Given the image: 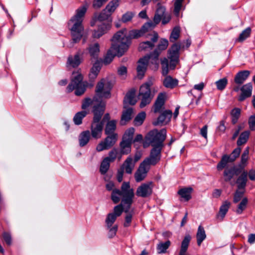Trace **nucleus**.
<instances>
[{
  "label": "nucleus",
  "instance_id": "1",
  "mask_svg": "<svg viewBox=\"0 0 255 255\" xmlns=\"http://www.w3.org/2000/svg\"><path fill=\"white\" fill-rule=\"evenodd\" d=\"M87 8V5L79 7L75 14L68 21V27L72 36V40L68 45L70 47H72L73 44L79 42L83 35L84 27L83 21Z\"/></svg>",
  "mask_w": 255,
  "mask_h": 255
},
{
  "label": "nucleus",
  "instance_id": "2",
  "mask_svg": "<svg viewBox=\"0 0 255 255\" xmlns=\"http://www.w3.org/2000/svg\"><path fill=\"white\" fill-rule=\"evenodd\" d=\"M112 88V85L110 81L106 79H102L99 82L96 88V95L93 99L90 98H86L83 101L82 105V108L86 109L90 105H93L94 112V109L96 107H99L104 104V110L105 109L106 103L104 101L103 99H108L111 97V90Z\"/></svg>",
  "mask_w": 255,
  "mask_h": 255
},
{
  "label": "nucleus",
  "instance_id": "3",
  "mask_svg": "<svg viewBox=\"0 0 255 255\" xmlns=\"http://www.w3.org/2000/svg\"><path fill=\"white\" fill-rule=\"evenodd\" d=\"M129 41L122 31H118L113 36L112 44L103 60V63L109 64L116 55L122 56L128 49Z\"/></svg>",
  "mask_w": 255,
  "mask_h": 255
},
{
  "label": "nucleus",
  "instance_id": "4",
  "mask_svg": "<svg viewBox=\"0 0 255 255\" xmlns=\"http://www.w3.org/2000/svg\"><path fill=\"white\" fill-rule=\"evenodd\" d=\"M134 196V190L130 187L129 182H124L121 190L114 189L111 194V199L114 203H118L121 200L123 203L128 205V208L131 206Z\"/></svg>",
  "mask_w": 255,
  "mask_h": 255
},
{
  "label": "nucleus",
  "instance_id": "5",
  "mask_svg": "<svg viewBox=\"0 0 255 255\" xmlns=\"http://www.w3.org/2000/svg\"><path fill=\"white\" fill-rule=\"evenodd\" d=\"M104 112V104L99 107H96L94 110V117L91 124V131L92 137L95 139L100 138L102 136L104 123L101 122V120Z\"/></svg>",
  "mask_w": 255,
  "mask_h": 255
},
{
  "label": "nucleus",
  "instance_id": "6",
  "mask_svg": "<svg viewBox=\"0 0 255 255\" xmlns=\"http://www.w3.org/2000/svg\"><path fill=\"white\" fill-rule=\"evenodd\" d=\"M166 136V130L162 128L160 130L154 129L150 131L145 137V142L143 143L144 147H147L146 143L153 147L163 148V142Z\"/></svg>",
  "mask_w": 255,
  "mask_h": 255
},
{
  "label": "nucleus",
  "instance_id": "7",
  "mask_svg": "<svg viewBox=\"0 0 255 255\" xmlns=\"http://www.w3.org/2000/svg\"><path fill=\"white\" fill-rule=\"evenodd\" d=\"M181 45L178 43L174 44L168 51V58L170 59V63L169 65L168 60L164 58L161 60L162 74L166 75L168 73L169 67L171 69H174L179 60V51Z\"/></svg>",
  "mask_w": 255,
  "mask_h": 255
},
{
  "label": "nucleus",
  "instance_id": "8",
  "mask_svg": "<svg viewBox=\"0 0 255 255\" xmlns=\"http://www.w3.org/2000/svg\"><path fill=\"white\" fill-rule=\"evenodd\" d=\"M158 56L159 52L157 50H156L154 52L145 56L138 60L136 69L137 76L139 79H141L143 77L148 64L151 63L154 65L155 68L158 67L159 64Z\"/></svg>",
  "mask_w": 255,
  "mask_h": 255
},
{
  "label": "nucleus",
  "instance_id": "9",
  "mask_svg": "<svg viewBox=\"0 0 255 255\" xmlns=\"http://www.w3.org/2000/svg\"><path fill=\"white\" fill-rule=\"evenodd\" d=\"M86 86V83L83 81V76L79 71L73 72L71 81L67 87V91L69 93L75 90V95L79 96L84 93Z\"/></svg>",
  "mask_w": 255,
  "mask_h": 255
},
{
  "label": "nucleus",
  "instance_id": "10",
  "mask_svg": "<svg viewBox=\"0 0 255 255\" xmlns=\"http://www.w3.org/2000/svg\"><path fill=\"white\" fill-rule=\"evenodd\" d=\"M154 28V25L152 22H147L145 23L140 29H132L129 31L128 35H127V29L126 28L122 29L119 31H122L126 38L129 41L128 47L131 43V39H136L142 36L144 33L152 30Z\"/></svg>",
  "mask_w": 255,
  "mask_h": 255
},
{
  "label": "nucleus",
  "instance_id": "11",
  "mask_svg": "<svg viewBox=\"0 0 255 255\" xmlns=\"http://www.w3.org/2000/svg\"><path fill=\"white\" fill-rule=\"evenodd\" d=\"M151 85V82L149 81L140 86L138 94V99L141 100L140 104V107L141 108H143L147 105L149 104L153 98V96L151 95L150 91V87Z\"/></svg>",
  "mask_w": 255,
  "mask_h": 255
},
{
  "label": "nucleus",
  "instance_id": "12",
  "mask_svg": "<svg viewBox=\"0 0 255 255\" xmlns=\"http://www.w3.org/2000/svg\"><path fill=\"white\" fill-rule=\"evenodd\" d=\"M245 193L244 189H239L235 192L234 198L233 202L237 203L240 201L237 206V209L235 212L237 214H242L244 211L247 208L248 204V199L246 197H244Z\"/></svg>",
  "mask_w": 255,
  "mask_h": 255
},
{
  "label": "nucleus",
  "instance_id": "13",
  "mask_svg": "<svg viewBox=\"0 0 255 255\" xmlns=\"http://www.w3.org/2000/svg\"><path fill=\"white\" fill-rule=\"evenodd\" d=\"M107 136L103 141H101L97 146L96 150L100 152L111 148L114 145L117 141L118 134H106Z\"/></svg>",
  "mask_w": 255,
  "mask_h": 255
},
{
  "label": "nucleus",
  "instance_id": "14",
  "mask_svg": "<svg viewBox=\"0 0 255 255\" xmlns=\"http://www.w3.org/2000/svg\"><path fill=\"white\" fill-rule=\"evenodd\" d=\"M171 19L169 15L165 14V8L163 6H160L156 9L155 14L153 18L154 27L156 25L158 24L162 19V23L166 24L168 23Z\"/></svg>",
  "mask_w": 255,
  "mask_h": 255
},
{
  "label": "nucleus",
  "instance_id": "15",
  "mask_svg": "<svg viewBox=\"0 0 255 255\" xmlns=\"http://www.w3.org/2000/svg\"><path fill=\"white\" fill-rule=\"evenodd\" d=\"M162 148L153 147L150 151V155L142 162L148 166L156 165L160 160L161 152Z\"/></svg>",
  "mask_w": 255,
  "mask_h": 255
},
{
  "label": "nucleus",
  "instance_id": "16",
  "mask_svg": "<svg viewBox=\"0 0 255 255\" xmlns=\"http://www.w3.org/2000/svg\"><path fill=\"white\" fill-rule=\"evenodd\" d=\"M153 187V183L152 182L142 183L137 188L135 194L138 197L142 198L148 197L152 193Z\"/></svg>",
  "mask_w": 255,
  "mask_h": 255
},
{
  "label": "nucleus",
  "instance_id": "17",
  "mask_svg": "<svg viewBox=\"0 0 255 255\" xmlns=\"http://www.w3.org/2000/svg\"><path fill=\"white\" fill-rule=\"evenodd\" d=\"M112 27L111 20L102 22L98 25V28L92 32V37L94 38L99 39L104 34L107 33Z\"/></svg>",
  "mask_w": 255,
  "mask_h": 255
},
{
  "label": "nucleus",
  "instance_id": "18",
  "mask_svg": "<svg viewBox=\"0 0 255 255\" xmlns=\"http://www.w3.org/2000/svg\"><path fill=\"white\" fill-rule=\"evenodd\" d=\"M242 172L241 168H238L236 166L226 167L223 172V177L225 182H230V184L233 186L234 183L231 182V179L234 175H238Z\"/></svg>",
  "mask_w": 255,
  "mask_h": 255
},
{
  "label": "nucleus",
  "instance_id": "19",
  "mask_svg": "<svg viewBox=\"0 0 255 255\" xmlns=\"http://www.w3.org/2000/svg\"><path fill=\"white\" fill-rule=\"evenodd\" d=\"M150 167L147 164L142 162L138 169L134 174L135 180L137 182L144 180L147 175V173L150 169Z\"/></svg>",
  "mask_w": 255,
  "mask_h": 255
},
{
  "label": "nucleus",
  "instance_id": "20",
  "mask_svg": "<svg viewBox=\"0 0 255 255\" xmlns=\"http://www.w3.org/2000/svg\"><path fill=\"white\" fill-rule=\"evenodd\" d=\"M153 36L151 38V41H145L139 44L138 49L139 51H149L154 47V43L158 40V34L153 31Z\"/></svg>",
  "mask_w": 255,
  "mask_h": 255
},
{
  "label": "nucleus",
  "instance_id": "21",
  "mask_svg": "<svg viewBox=\"0 0 255 255\" xmlns=\"http://www.w3.org/2000/svg\"><path fill=\"white\" fill-rule=\"evenodd\" d=\"M253 86L251 83L244 85L241 88V93L238 98L240 102L244 101L246 99L250 97L252 94Z\"/></svg>",
  "mask_w": 255,
  "mask_h": 255
},
{
  "label": "nucleus",
  "instance_id": "22",
  "mask_svg": "<svg viewBox=\"0 0 255 255\" xmlns=\"http://www.w3.org/2000/svg\"><path fill=\"white\" fill-rule=\"evenodd\" d=\"M172 115V111L165 110L158 118L157 121L153 123L154 126L167 124L171 119Z\"/></svg>",
  "mask_w": 255,
  "mask_h": 255
},
{
  "label": "nucleus",
  "instance_id": "23",
  "mask_svg": "<svg viewBox=\"0 0 255 255\" xmlns=\"http://www.w3.org/2000/svg\"><path fill=\"white\" fill-rule=\"evenodd\" d=\"M87 50L92 59L98 60L100 52V44L98 42L90 43Z\"/></svg>",
  "mask_w": 255,
  "mask_h": 255
},
{
  "label": "nucleus",
  "instance_id": "24",
  "mask_svg": "<svg viewBox=\"0 0 255 255\" xmlns=\"http://www.w3.org/2000/svg\"><path fill=\"white\" fill-rule=\"evenodd\" d=\"M250 73L251 72L249 70H243L239 72L235 77V82L237 84L241 85L248 79Z\"/></svg>",
  "mask_w": 255,
  "mask_h": 255
},
{
  "label": "nucleus",
  "instance_id": "25",
  "mask_svg": "<svg viewBox=\"0 0 255 255\" xmlns=\"http://www.w3.org/2000/svg\"><path fill=\"white\" fill-rule=\"evenodd\" d=\"M240 173L241 174L237 178L236 183L239 189H244L247 184L248 173L245 170H242Z\"/></svg>",
  "mask_w": 255,
  "mask_h": 255
},
{
  "label": "nucleus",
  "instance_id": "26",
  "mask_svg": "<svg viewBox=\"0 0 255 255\" xmlns=\"http://www.w3.org/2000/svg\"><path fill=\"white\" fill-rule=\"evenodd\" d=\"M135 162L133 161L132 158L130 156L128 157L125 161L122 166L124 171L128 174H131L134 168Z\"/></svg>",
  "mask_w": 255,
  "mask_h": 255
},
{
  "label": "nucleus",
  "instance_id": "27",
  "mask_svg": "<svg viewBox=\"0 0 255 255\" xmlns=\"http://www.w3.org/2000/svg\"><path fill=\"white\" fill-rule=\"evenodd\" d=\"M165 99V93H161L158 95L154 105V112L155 113H158L160 111L164 104Z\"/></svg>",
  "mask_w": 255,
  "mask_h": 255
},
{
  "label": "nucleus",
  "instance_id": "28",
  "mask_svg": "<svg viewBox=\"0 0 255 255\" xmlns=\"http://www.w3.org/2000/svg\"><path fill=\"white\" fill-rule=\"evenodd\" d=\"M230 206V203L228 201H224L221 206L217 218L222 221L226 215Z\"/></svg>",
  "mask_w": 255,
  "mask_h": 255
},
{
  "label": "nucleus",
  "instance_id": "29",
  "mask_svg": "<svg viewBox=\"0 0 255 255\" xmlns=\"http://www.w3.org/2000/svg\"><path fill=\"white\" fill-rule=\"evenodd\" d=\"M90 132L89 130H85L82 132L79 137V145L83 147L86 145L90 140Z\"/></svg>",
  "mask_w": 255,
  "mask_h": 255
},
{
  "label": "nucleus",
  "instance_id": "30",
  "mask_svg": "<svg viewBox=\"0 0 255 255\" xmlns=\"http://www.w3.org/2000/svg\"><path fill=\"white\" fill-rule=\"evenodd\" d=\"M81 62V61L78 53L75 55L74 57L69 56L67 60V66L68 67H72L74 68L79 66Z\"/></svg>",
  "mask_w": 255,
  "mask_h": 255
},
{
  "label": "nucleus",
  "instance_id": "31",
  "mask_svg": "<svg viewBox=\"0 0 255 255\" xmlns=\"http://www.w3.org/2000/svg\"><path fill=\"white\" fill-rule=\"evenodd\" d=\"M192 190L191 187L182 188L178 191V193L185 201H188L191 198Z\"/></svg>",
  "mask_w": 255,
  "mask_h": 255
},
{
  "label": "nucleus",
  "instance_id": "32",
  "mask_svg": "<svg viewBox=\"0 0 255 255\" xmlns=\"http://www.w3.org/2000/svg\"><path fill=\"white\" fill-rule=\"evenodd\" d=\"M135 92L134 90H131L126 95L124 99V102L130 105H134L137 102L135 96Z\"/></svg>",
  "mask_w": 255,
  "mask_h": 255
},
{
  "label": "nucleus",
  "instance_id": "33",
  "mask_svg": "<svg viewBox=\"0 0 255 255\" xmlns=\"http://www.w3.org/2000/svg\"><path fill=\"white\" fill-rule=\"evenodd\" d=\"M133 110L132 108H128L123 112L122 116L120 123L122 125H125L127 122L129 121L132 118Z\"/></svg>",
  "mask_w": 255,
  "mask_h": 255
},
{
  "label": "nucleus",
  "instance_id": "34",
  "mask_svg": "<svg viewBox=\"0 0 255 255\" xmlns=\"http://www.w3.org/2000/svg\"><path fill=\"white\" fill-rule=\"evenodd\" d=\"M130 206L128 208V206L125 208V212L127 214L125 217V222L124 224L125 227H128L130 226L132 216L134 214V211L133 209L130 210Z\"/></svg>",
  "mask_w": 255,
  "mask_h": 255
},
{
  "label": "nucleus",
  "instance_id": "35",
  "mask_svg": "<svg viewBox=\"0 0 255 255\" xmlns=\"http://www.w3.org/2000/svg\"><path fill=\"white\" fill-rule=\"evenodd\" d=\"M117 122L115 120H112L108 122L106 124L105 133L106 134H117L115 132L116 129Z\"/></svg>",
  "mask_w": 255,
  "mask_h": 255
},
{
  "label": "nucleus",
  "instance_id": "36",
  "mask_svg": "<svg viewBox=\"0 0 255 255\" xmlns=\"http://www.w3.org/2000/svg\"><path fill=\"white\" fill-rule=\"evenodd\" d=\"M111 14L108 12L105 9L98 15L95 14V19L100 22H107L109 20L112 21Z\"/></svg>",
  "mask_w": 255,
  "mask_h": 255
},
{
  "label": "nucleus",
  "instance_id": "37",
  "mask_svg": "<svg viewBox=\"0 0 255 255\" xmlns=\"http://www.w3.org/2000/svg\"><path fill=\"white\" fill-rule=\"evenodd\" d=\"M96 61V62L94 64L89 74L90 78L93 79L96 78L101 68V63L98 60Z\"/></svg>",
  "mask_w": 255,
  "mask_h": 255
},
{
  "label": "nucleus",
  "instance_id": "38",
  "mask_svg": "<svg viewBox=\"0 0 255 255\" xmlns=\"http://www.w3.org/2000/svg\"><path fill=\"white\" fill-rule=\"evenodd\" d=\"M206 235L204 228L200 225L198 227L197 233L196 234L197 242L199 246H200L202 242L205 239Z\"/></svg>",
  "mask_w": 255,
  "mask_h": 255
},
{
  "label": "nucleus",
  "instance_id": "39",
  "mask_svg": "<svg viewBox=\"0 0 255 255\" xmlns=\"http://www.w3.org/2000/svg\"><path fill=\"white\" fill-rule=\"evenodd\" d=\"M132 143L123 139L120 143L121 151L122 154H128L130 152Z\"/></svg>",
  "mask_w": 255,
  "mask_h": 255
},
{
  "label": "nucleus",
  "instance_id": "40",
  "mask_svg": "<svg viewBox=\"0 0 255 255\" xmlns=\"http://www.w3.org/2000/svg\"><path fill=\"white\" fill-rule=\"evenodd\" d=\"M119 0H113L111 1L107 5L105 9L111 15L119 6Z\"/></svg>",
  "mask_w": 255,
  "mask_h": 255
},
{
  "label": "nucleus",
  "instance_id": "41",
  "mask_svg": "<svg viewBox=\"0 0 255 255\" xmlns=\"http://www.w3.org/2000/svg\"><path fill=\"white\" fill-rule=\"evenodd\" d=\"M178 84V81L170 76H167L163 81L164 86L168 88L172 89Z\"/></svg>",
  "mask_w": 255,
  "mask_h": 255
},
{
  "label": "nucleus",
  "instance_id": "42",
  "mask_svg": "<svg viewBox=\"0 0 255 255\" xmlns=\"http://www.w3.org/2000/svg\"><path fill=\"white\" fill-rule=\"evenodd\" d=\"M87 112L85 111H82L76 114L73 118V122L76 125H80L82 123L83 119L86 117Z\"/></svg>",
  "mask_w": 255,
  "mask_h": 255
},
{
  "label": "nucleus",
  "instance_id": "43",
  "mask_svg": "<svg viewBox=\"0 0 255 255\" xmlns=\"http://www.w3.org/2000/svg\"><path fill=\"white\" fill-rule=\"evenodd\" d=\"M171 243L169 241L163 243H159L157 246V251L158 254H164L166 252L167 249L170 246Z\"/></svg>",
  "mask_w": 255,
  "mask_h": 255
},
{
  "label": "nucleus",
  "instance_id": "44",
  "mask_svg": "<svg viewBox=\"0 0 255 255\" xmlns=\"http://www.w3.org/2000/svg\"><path fill=\"white\" fill-rule=\"evenodd\" d=\"M250 134V132L248 130L243 132L237 140V145L240 146L246 143L249 137Z\"/></svg>",
  "mask_w": 255,
  "mask_h": 255
},
{
  "label": "nucleus",
  "instance_id": "45",
  "mask_svg": "<svg viewBox=\"0 0 255 255\" xmlns=\"http://www.w3.org/2000/svg\"><path fill=\"white\" fill-rule=\"evenodd\" d=\"M229 162H231L228 158V155L225 154L222 156L221 161L217 165V168L218 170H222L224 168H226V166Z\"/></svg>",
  "mask_w": 255,
  "mask_h": 255
},
{
  "label": "nucleus",
  "instance_id": "46",
  "mask_svg": "<svg viewBox=\"0 0 255 255\" xmlns=\"http://www.w3.org/2000/svg\"><path fill=\"white\" fill-rule=\"evenodd\" d=\"M128 206L127 204L121 203L118 205L116 206L114 208V212L112 213L114 214L117 217H119L122 214L123 212H125V208Z\"/></svg>",
  "mask_w": 255,
  "mask_h": 255
},
{
  "label": "nucleus",
  "instance_id": "47",
  "mask_svg": "<svg viewBox=\"0 0 255 255\" xmlns=\"http://www.w3.org/2000/svg\"><path fill=\"white\" fill-rule=\"evenodd\" d=\"M110 163L111 162L105 158L103 160L100 168V172L102 174L104 175L107 172L110 167Z\"/></svg>",
  "mask_w": 255,
  "mask_h": 255
},
{
  "label": "nucleus",
  "instance_id": "48",
  "mask_svg": "<svg viewBox=\"0 0 255 255\" xmlns=\"http://www.w3.org/2000/svg\"><path fill=\"white\" fill-rule=\"evenodd\" d=\"M241 110L239 108H234L231 112L232 117V122L233 124L237 123L238 119L240 116Z\"/></svg>",
  "mask_w": 255,
  "mask_h": 255
},
{
  "label": "nucleus",
  "instance_id": "49",
  "mask_svg": "<svg viewBox=\"0 0 255 255\" xmlns=\"http://www.w3.org/2000/svg\"><path fill=\"white\" fill-rule=\"evenodd\" d=\"M134 128H129L125 133L123 139L132 142L133 136L134 133Z\"/></svg>",
  "mask_w": 255,
  "mask_h": 255
},
{
  "label": "nucleus",
  "instance_id": "50",
  "mask_svg": "<svg viewBox=\"0 0 255 255\" xmlns=\"http://www.w3.org/2000/svg\"><path fill=\"white\" fill-rule=\"evenodd\" d=\"M119 154V151L117 148H113L109 153L108 156L105 158L111 162H114Z\"/></svg>",
  "mask_w": 255,
  "mask_h": 255
},
{
  "label": "nucleus",
  "instance_id": "51",
  "mask_svg": "<svg viewBox=\"0 0 255 255\" xmlns=\"http://www.w3.org/2000/svg\"><path fill=\"white\" fill-rule=\"evenodd\" d=\"M180 32V30L179 27H175L171 33L170 36V41L172 42L175 41L179 38Z\"/></svg>",
  "mask_w": 255,
  "mask_h": 255
},
{
  "label": "nucleus",
  "instance_id": "52",
  "mask_svg": "<svg viewBox=\"0 0 255 255\" xmlns=\"http://www.w3.org/2000/svg\"><path fill=\"white\" fill-rule=\"evenodd\" d=\"M241 151V148L240 147H237L232 151L230 155H228L229 159L231 162L235 161V160L239 156Z\"/></svg>",
  "mask_w": 255,
  "mask_h": 255
},
{
  "label": "nucleus",
  "instance_id": "53",
  "mask_svg": "<svg viewBox=\"0 0 255 255\" xmlns=\"http://www.w3.org/2000/svg\"><path fill=\"white\" fill-rule=\"evenodd\" d=\"M117 218V217L112 213L108 214L106 219V223L108 228H110L112 226Z\"/></svg>",
  "mask_w": 255,
  "mask_h": 255
},
{
  "label": "nucleus",
  "instance_id": "54",
  "mask_svg": "<svg viewBox=\"0 0 255 255\" xmlns=\"http://www.w3.org/2000/svg\"><path fill=\"white\" fill-rule=\"evenodd\" d=\"M145 112H141L138 114L134 119V124L136 126L141 125L145 118Z\"/></svg>",
  "mask_w": 255,
  "mask_h": 255
},
{
  "label": "nucleus",
  "instance_id": "55",
  "mask_svg": "<svg viewBox=\"0 0 255 255\" xmlns=\"http://www.w3.org/2000/svg\"><path fill=\"white\" fill-rule=\"evenodd\" d=\"M168 42L167 40L165 39H162L160 41V43H159L157 48L154 50L153 52L157 50V51L159 52V55L162 50H164L165 49H166V48L168 46Z\"/></svg>",
  "mask_w": 255,
  "mask_h": 255
},
{
  "label": "nucleus",
  "instance_id": "56",
  "mask_svg": "<svg viewBox=\"0 0 255 255\" xmlns=\"http://www.w3.org/2000/svg\"><path fill=\"white\" fill-rule=\"evenodd\" d=\"M251 29L250 27L247 28L240 34L238 40L240 42H242L248 38L251 33Z\"/></svg>",
  "mask_w": 255,
  "mask_h": 255
},
{
  "label": "nucleus",
  "instance_id": "57",
  "mask_svg": "<svg viewBox=\"0 0 255 255\" xmlns=\"http://www.w3.org/2000/svg\"><path fill=\"white\" fill-rule=\"evenodd\" d=\"M228 83V80L227 78H224L219 80L217 81L216 82V85L217 86V88L219 90H223L225 87L226 86Z\"/></svg>",
  "mask_w": 255,
  "mask_h": 255
},
{
  "label": "nucleus",
  "instance_id": "58",
  "mask_svg": "<svg viewBox=\"0 0 255 255\" xmlns=\"http://www.w3.org/2000/svg\"><path fill=\"white\" fill-rule=\"evenodd\" d=\"M184 0H175L174 2V12L176 16H178L179 12L182 6V2Z\"/></svg>",
  "mask_w": 255,
  "mask_h": 255
},
{
  "label": "nucleus",
  "instance_id": "59",
  "mask_svg": "<svg viewBox=\"0 0 255 255\" xmlns=\"http://www.w3.org/2000/svg\"><path fill=\"white\" fill-rule=\"evenodd\" d=\"M134 14L131 11H127L125 14H124L122 17V21L126 23L130 21L133 18Z\"/></svg>",
  "mask_w": 255,
  "mask_h": 255
},
{
  "label": "nucleus",
  "instance_id": "60",
  "mask_svg": "<svg viewBox=\"0 0 255 255\" xmlns=\"http://www.w3.org/2000/svg\"><path fill=\"white\" fill-rule=\"evenodd\" d=\"M108 0H94L93 7L95 9H98L102 7Z\"/></svg>",
  "mask_w": 255,
  "mask_h": 255
},
{
  "label": "nucleus",
  "instance_id": "61",
  "mask_svg": "<svg viewBox=\"0 0 255 255\" xmlns=\"http://www.w3.org/2000/svg\"><path fill=\"white\" fill-rule=\"evenodd\" d=\"M118 73L122 79H125L126 77L127 74V68L125 66H122L118 69Z\"/></svg>",
  "mask_w": 255,
  "mask_h": 255
},
{
  "label": "nucleus",
  "instance_id": "62",
  "mask_svg": "<svg viewBox=\"0 0 255 255\" xmlns=\"http://www.w3.org/2000/svg\"><path fill=\"white\" fill-rule=\"evenodd\" d=\"M249 156H241V163L239 165L238 168H241L242 170H244V167L247 165V162Z\"/></svg>",
  "mask_w": 255,
  "mask_h": 255
},
{
  "label": "nucleus",
  "instance_id": "63",
  "mask_svg": "<svg viewBox=\"0 0 255 255\" xmlns=\"http://www.w3.org/2000/svg\"><path fill=\"white\" fill-rule=\"evenodd\" d=\"M108 229H109L108 234L109 237L112 238L116 235L118 230V226L115 225L113 227H111Z\"/></svg>",
  "mask_w": 255,
  "mask_h": 255
},
{
  "label": "nucleus",
  "instance_id": "64",
  "mask_svg": "<svg viewBox=\"0 0 255 255\" xmlns=\"http://www.w3.org/2000/svg\"><path fill=\"white\" fill-rule=\"evenodd\" d=\"M250 128L252 130L255 129V115L251 116L249 119Z\"/></svg>",
  "mask_w": 255,
  "mask_h": 255
}]
</instances>
